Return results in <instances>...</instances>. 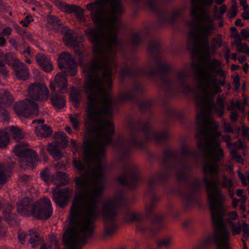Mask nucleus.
<instances>
[{"instance_id":"nucleus-1","label":"nucleus","mask_w":249,"mask_h":249,"mask_svg":"<svg viewBox=\"0 0 249 249\" xmlns=\"http://www.w3.org/2000/svg\"><path fill=\"white\" fill-rule=\"evenodd\" d=\"M203 60L207 62L205 68L200 63L192 64L198 81L197 87L201 92V94L195 96L196 123L200 128L196 137L198 140L197 142H221V133L218 130L219 123L214 121L211 115L214 112L221 117L225 112L226 98L219 95L214 104L213 96L221 92L220 86L225 85L227 73L223 70L221 62L219 60L210 58Z\"/></svg>"},{"instance_id":"nucleus-2","label":"nucleus","mask_w":249,"mask_h":249,"mask_svg":"<svg viewBox=\"0 0 249 249\" xmlns=\"http://www.w3.org/2000/svg\"><path fill=\"white\" fill-rule=\"evenodd\" d=\"M103 180H75L79 193L74 196L69 219L74 228L69 229L63 235L68 249H82L91 237L94 221L99 215L98 198L102 195Z\"/></svg>"},{"instance_id":"nucleus-3","label":"nucleus","mask_w":249,"mask_h":249,"mask_svg":"<svg viewBox=\"0 0 249 249\" xmlns=\"http://www.w3.org/2000/svg\"><path fill=\"white\" fill-rule=\"evenodd\" d=\"M202 16L205 24L196 22L191 25L188 36L187 48L200 59L208 60L211 57V53H215L219 48L224 46L223 38L221 35L217 34L212 38L211 45H209L208 37L212 35L215 25L210 14Z\"/></svg>"},{"instance_id":"nucleus-4","label":"nucleus","mask_w":249,"mask_h":249,"mask_svg":"<svg viewBox=\"0 0 249 249\" xmlns=\"http://www.w3.org/2000/svg\"><path fill=\"white\" fill-rule=\"evenodd\" d=\"M142 134L144 135L146 141L154 140L157 142L165 140L168 137V133L167 131L156 132L151 129L148 124L144 125L142 130L132 129L127 138L124 140L119 139L117 143L122 147H141L142 146V142L140 138Z\"/></svg>"},{"instance_id":"nucleus-5","label":"nucleus","mask_w":249,"mask_h":249,"mask_svg":"<svg viewBox=\"0 0 249 249\" xmlns=\"http://www.w3.org/2000/svg\"><path fill=\"white\" fill-rule=\"evenodd\" d=\"M121 201V199L114 198L106 201L103 205V218L105 222V231L107 235H111L115 231V218Z\"/></svg>"},{"instance_id":"nucleus-6","label":"nucleus","mask_w":249,"mask_h":249,"mask_svg":"<svg viewBox=\"0 0 249 249\" xmlns=\"http://www.w3.org/2000/svg\"><path fill=\"white\" fill-rule=\"evenodd\" d=\"M28 93L32 101H46L49 98V90L46 85L37 82L30 85Z\"/></svg>"},{"instance_id":"nucleus-7","label":"nucleus","mask_w":249,"mask_h":249,"mask_svg":"<svg viewBox=\"0 0 249 249\" xmlns=\"http://www.w3.org/2000/svg\"><path fill=\"white\" fill-rule=\"evenodd\" d=\"M34 217L40 219H48L53 214V208L50 199L44 197L38 200L36 203Z\"/></svg>"},{"instance_id":"nucleus-8","label":"nucleus","mask_w":249,"mask_h":249,"mask_svg":"<svg viewBox=\"0 0 249 249\" xmlns=\"http://www.w3.org/2000/svg\"><path fill=\"white\" fill-rule=\"evenodd\" d=\"M17 156L23 158L29 166L32 165L37 161V155L32 150L28 148V145L24 142L17 144L13 150Z\"/></svg>"},{"instance_id":"nucleus-9","label":"nucleus","mask_w":249,"mask_h":249,"mask_svg":"<svg viewBox=\"0 0 249 249\" xmlns=\"http://www.w3.org/2000/svg\"><path fill=\"white\" fill-rule=\"evenodd\" d=\"M55 137L60 142H55L48 144L47 151L49 154L55 160H59L62 157V154L60 147L62 145H67L68 143L67 136L63 132H59L56 133Z\"/></svg>"},{"instance_id":"nucleus-10","label":"nucleus","mask_w":249,"mask_h":249,"mask_svg":"<svg viewBox=\"0 0 249 249\" xmlns=\"http://www.w3.org/2000/svg\"><path fill=\"white\" fill-rule=\"evenodd\" d=\"M141 180L139 171L135 167H131L125 171L123 177L118 178V182L122 185H126L129 187H135Z\"/></svg>"},{"instance_id":"nucleus-11","label":"nucleus","mask_w":249,"mask_h":249,"mask_svg":"<svg viewBox=\"0 0 249 249\" xmlns=\"http://www.w3.org/2000/svg\"><path fill=\"white\" fill-rule=\"evenodd\" d=\"M213 0H191V15L192 18L198 21H204L202 19V15L209 13L203 10L200 6L202 7H209L213 5Z\"/></svg>"},{"instance_id":"nucleus-12","label":"nucleus","mask_w":249,"mask_h":249,"mask_svg":"<svg viewBox=\"0 0 249 249\" xmlns=\"http://www.w3.org/2000/svg\"><path fill=\"white\" fill-rule=\"evenodd\" d=\"M58 66L60 69H65L71 75L76 73V66L72 56L66 52L61 53L58 57Z\"/></svg>"},{"instance_id":"nucleus-13","label":"nucleus","mask_w":249,"mask_h":249,"mask_svg":"<svg viewBox=\"0 0 249 249\" xmlns=\"http://www.w3.org/2000/svg\"><path fill=\"white\" fill-rule=\"evenodd\" d=\"M223 139L227 142V147L230 149V153L232 158L238 163H243V159L241 156L238 154L237 151L244 148V143L240 140L231 143V137L229 135L223 136Z\"/></svg>"},{"instance_id":"nucleus-14","label":"nucleus","mask_w":249,"mask_h":249,"mask_svg":"<svg viewBox=\"0 0 249 249\" xmlns=\"http://www.w3.org/2000/svg\"><path fill=\"white\" fill-rule=\"evenodd\" d=\"M36 108V104L28 99L17 103L15 106L14 110L18 116L27 118L31 114V110Z\"/></svg>"},{"instance_id":"nucleus-15","label":"nucleus","mask_w":249,"mask_h":249,"mask_svg":"<svg viewBox=\"0 0 249 249\" xmlns=\"http://www.w3.org/2000/svg\"><path fill=\"white\" fill-rule=\"evenodd\" d=\"M35 203L28 197H25L17 203L18 212L22 215H34Z\"/></svg>"},{"instance_id":"nucleus-16","label":"nucleus","mask_w":249,"mask_h":249,"mask_svg":"<svg viewBox=\"0 0 249 249\" xmlns=\"http://www.w3.org/2000/svg\"><path fill=\"white\" fill-rule=\"evenodd\" d=\"M64 41L66 45L70 47H72L74 49V51L80 57L82 56V52L84 48L77 41V39L75 36L74 32L71 30H68L65 33Z\"/></svg>"},{"instance_id":"nucleus-17","label":"nucleus","mask_w":249,"mask_h":249,"mask_svg":"<svg viewBox=\"0 0 249 249\" xmlns=\"http://www.w3.org/2000/svg\"><path fill=\"white\" fill-rule=\"evenodd\" d=\"M72 194V190L65 188L59 190L57 192H53V199L56 205L64 207L68 204V201Z\"/></svg>"},{"instance_id":"nucleus-18","label":"nucleus","mask_w":249,"mask_h":249,"mask_svg":"<svg viewBox=\"0 0 249 249\" xmlns=\"http://www.w3.org/2000/svg\"><path fill=\"white\" fill-rule=\"evenodd\" d=\"M246 104L247 101L245 100L242 101L241 100H234L232 99L231 100L227 109L232 111L230 117L232 122H235L238 119V113L236 111H234V110L237 109L244 113Z\"/></svg>"},{"instance_id":"nucleus-19","label":"nucleus","mask_w":249,"mask_h":249,"mask_svg":"<svg viewBox=\"0 0 249 249\" xmlns=\"http://www.w3.org/2000/svg\"><path fill=\"white\" fill-rule=\"evenodd\" d=\"M13 70L17 77L21 80H25L29 78V72L27 66L19 60H15L12 64Z\"/></svg>"},{"instance_id":"nucleus-20","label":"nucleus","mask_w":249,"mask_h":249,"mask_svg":"<svg viewBox=\"0 0 249 249\" xmlns=\"http://www.w3.org/2000/svg\"><path fill=\"white\" fill-rule=\"evenodd\" d=\"M36 61L38 65L46 72H50L53 70V64L50 60L43 53L37 54L36 56Z\"/></svg>"},{"instance_id":"nucleus-21","label":"nucleus","mask_w":249,"mask_h":249,"mask_svg":"<svg viewBox=\"0 0 249 249\" xmlns=\"http://www.w3.org/2000/svg\"><path fill=\"white\" fill-rule=\"evenodd\" d=\"M8 135H10L15 140L18 141L24 138V131L18 126L12 125L5 128Z\"/></svg>"},{"instance_id":"nucleus-22","label":"nucleus","mask_w":249,"mask_h":249,"mask_svg":"<svg viewBox=\"0 0 249 249\" xmlns=\"http://www.w3.org/2000/svg\"><path fill=\"white\" fill-rule=\"evenodd\" d=\"M55 82L57 86L59 88V91L60 93H64L67 92L68 81L65 73L62 72L57 74L55 76Z\"/></svg>"},{"instance_id":"nucleus-23","label":"nucleus","mask_w":249,"mask_h":249,"mask_svg":"<svg viewBox=\"0 0 249 249\" xmlns=\"http://www.w3.org/2000/svg\"><path fill=\"white\" fill-rule=\"evenodd\" d=\"M51 100L52 105L56 109H60L65 106L66 101L64 96L56 92L52 94Z\"/></svg>"},{"instance_id":"nucleus-24","label":"nucleus","mask_w":249,"mask_h":249,"mask_svg":"<svg viewBox=\"0 0 249 249\" xmlns=\"http://www.w3.org/2000/svg\"><path fill=\"white\" fill-rule=\"evenodd\" d=\"M10 176V168L8 165L0 164V185L5 184Z\"/></svg>"},{"instance_id":"nucleus-25","label":"nucleus","mask_w":249,"mask_h":249,"mask_svg":"<svg viewBox=\"0 0 249 249\" xmlns=\"http://www.w3.org/2000/svg\"><path fill=\"white\" fill-rule=\"evenodd\" d=\"M35 132L38 137H47L52 133V128L46 124H40L36 126Z\"/></svg>"},{"instance_id":"nucleus-26","label":"nucleus","mask_w":249,"mask_h":249,"mask_svg":"<svg viewBox=\"0 0 249 249\" xmlns=\"http://www.w3.org/2000/svg\"><path fill=\"white\" fill-rule=\"evenodd\" d=\"M0 96V105L9 106L14 101V98L12 94L7 90H1Z\"/></svg>"},{"instance_id":"nucleus-27","label":"nucleus","mask_w":249,"mask_h":249,"mask_svg":"<svg viewBox=\"0 0 249 249\" xmlns=\"http://www.w3.org/2000/svg\"><path fill=\"white\" fill-rule=\"evenodd\" d=\"M66 13H73L77 18L81 20L84 17L83 10L75 5L70 4Z\"/></svg>"},{"instance_id":"nucleus-28","label":"nucleus","mask_w":249,"mask_h":249,"mask_svg":"<svg viewBox=\"0 0 249 249\" xmlns=\"http://www.w3.org/2000/svg\"><path fill=\"white\" fill-rule=\"evenodd\" d=\"M41 178L46 182H53L54 183H57V179L55 178L54 175H51L49 168H46L42 171L40 173Z\"/></svg>"},{"instance_id":"nucleus-29","label":"nucleus","mask_w":249,"mask_h":249,"mask_svg":"<svg viewBox=\"0 0 249 249\" xmlns=\"http://www.w3.org/2000/svg\"><path fill=\"white\" fill-rule=\"evenodd\" d=\"M187 73L185 70L181 71L177 74V81L179 86L184 90L186 91L188 86L184 83V80L187 77Z\"/></svg>"},{"instance_id":"nucleus-30","label":"nucleus","mask_w":249,"mask_h":249,"mask_svg":"<svg viewBox=\"0 0 249 249\" xmlns=\"http://www.w3.org/2000/svg\"><path fill=\"white\" fill-rule=\"evenodd\" d=\"M9 136L5 129L0 130V148H6L9 142Z\"/></svg>"},{"instance_id":"nucleus-31","label":"nucleus","mask_w":249,"mask_h":249,"mask_svg":"<svg viewBox=\"0 0 249 249\" xmlns=\"http://www.w3.org/2000/svg\"><path fill=\"white\" fill-rule=\"evenodd\" d=\"M54 176L57 181V183H55V184L64 185L69 183L70 179L66 173L58 172Z\"/></svg>"},{"instance_id":"nucleus-32","label":"nucleus","mask_w":249,"mask_h":249,"mask_svg":"<svg viewBox=\"0 0 249 249\" xmlns=\"http://www.w3.org/2000/svg\"><path fill=\"white\" fill-rule=\"evenodd\" d=\"M28 236H30L29 242L32 247H35L39 243V237L37 232L35 230H30L29 231Z\"/></svg>"},{"instance_id":"nucleus-33","label":"nucleus","mask_w":249,"mask_h":249,"mask_svg":"<svg viewBox=\"0 0 249 249\" xmlns=\"http://www.w3.org/2000/svg\"><path fill=\"white\" fill-rule=\"evenodd\" d=\"M228 227L233 235L240 234L242 231V225L239 220L236 223H231L228 224Z\"/></svg>"},{"instance_id":"nucleus-34","label":"nucleus","mask_w":249,"mask_h":249,"mask_svg":"<svg viewBox=\"0 0 249 249\" xmlns=\"http://www.w3.org/2000/svg\"><path fill=\"white\" fill-rule=\"evenodd\" d=\"M79 92L77 91V89L72 88L70 95V98L73 104L77 105L79 103Z\"/></svg>"},{"instance_id":"nucleus-35","label":"nucleus","mask_w":249,"mask_h":249,"mask_svg":"<svg viewBox=\"0 0 249 249\" xmlns=\"http://www.w3.org/2000/svg\"><path fill=\"white\" fill-rule=\"evenodd\" d=\"M240 4L243 7L244 11L242 13V17L245 20L249 19V6L246 0H241Z\"/></svg>"},{"instance_id":"nucleus-36","label":"nucleus","mask_w":249,"mask_h":249,"mask_svg":"<svg viewBox=\"0 0 249 249\" xmlns=\"http://www.w3.org/2000/svg\"><path fill=\"white\" fill-rule=\"evenodd\" d=\"M221 185L223 188H226L227 189H231L233 186V183L231 179L227 178L225 176H224L221 182Z\"/></svg>"},{"instance_id":"nucleus-37","label":"nucleus","mask_w":249,"mask_h":249,"mask_svg":"<svg viewBox=\"0 0 249 249\" xmlns=\"http://www.w3.org/2000/svg\"><path fill=\"white\" fill-rule=\"evenodd\" d=\"M54 4L58 8L62 11L66 13L70 4L62 1L60 0H54L53 1Z\"/></svg>"},{"instance_id":"nucleus-38","label":"nucleus","mask_w":249,"mask_h":249,"mask_svg":"<svg viewBox=\"0 0 249 249\" xmlns=\"http://www.w3.org/2000/svg\"><path fill=\"white\" fill-rule=\"evenodd\" d=\"M79 116L80 115L79 114H75L73 116L71 114L69 115L71 122L75 129H77L79 128V122L78 118Z\"/></svg>"},{"instance_id":"nucleus-39","label":"nucleus","mask_w":249,"mask_h":249,"mask_svg":"<svg viewBox=\"0 0 249 249\" xmlns=\"http://www.w3.org/2000/svg\"><path fill=\"white\" fill-rule=\"evenodd\" d=\"M236 47L237 50L238 52L249 55V48L248 47L246 43H241L239 44H237Z\"/></svg>"},{"instance_id":"nucleus-40","label":"nucleus","mask_w":249,"mask_h":249,"mask_svg":"<svg viewBox=\"0 0 249 249\" xmlns=\"http://www.w3.org/2000/svg\"><path fill=\"white\" fill-rule=\"evenodd\" d=\"M237 11V5L236 3H234L231 5V9L227 13V15L230 18H233L236 16Z\"/></svg>"},{"instance_id":"nucleus-41","label":"nucleus","mask_w":249,"mask_h":249,"mask_svg":"<svg viewBox=\"0 0 249 249\" xmlns=\"http://www.w3.org/2000/svg\"><path fill=\"white\" fill-rule=\"evenodd\" d=\"M238 175L239 178L241 179L242 181V183L244 186L247 185V182L246 181V179L249 182V173H247L246 175V177L245 176L241 173L240 171H238Z\"/></svg>"},{"instance_id":"nucleus-42","label":"nucleus","mask_w":249,"mask_h":249,"mask_svg":"<svg viewBox=\"0 0 249 249\" xmlns=\"http://www.w3.org/2000/svg\"><path fill=\"white\" fill-rule=\"evenodd\" d=\"M140 219V215L135 213H131L128 214L126 217L127 221L129 222H132L134 221H138Z\"/></svg>"},{"instance_id":"nucleus-43","label":"nucleus","mask_w":249,"mask_h":249,"mask_svg":"<svg viewBox=\"0 0 249 249\" xmlns=\"http://www.w3.org/2000/svg\"><path fill=\"white\" fill-rule=\"evenodd\" d=\"M159 67L161 70L163 71H168L169 69V66L165 63L163 62L157 61L155 63L154 65L152 67Z\"/></svg>"},{"instance_id":"nucleus-44","label":"nucleus","mask_w":249,"mask_h":249,"mask_svg":"<svg viewBox=\"0 0 249 249\" xmlns=\"http://www.w3.org/2000/svg\"><path fill=\"white\" fill-rule=\"evenodd\" d=\"M242 230L243 231V237L247 239L249 237V224H243Z\"/></svg>"},{"instance_id":"nucleus-45","label":"nucleus","mask_w":249,"mask_h":249,"mask_svg":"<svg viewBox=\"0 0 249 249\" xmlns=\"http://www.w3.org/2000/svg\"><path fill=\"white\" fill-rule=\"evenodd\" d=\"M73 164L75 168H76L80 172H82L84 170V167L83 163L75 159L73 160Z\"/></svg>"},{"instance_id":"nucleus-46","label":"nucleus","mask_w":249,"mask_h":249,"mask_svg":"<svg viewBox=\"0 0 249 249\" xmlns=\"http://www.w3.org/2000/svg\"><path fill=\"white\" fill-rule=\"evenodd\" d=\"M33 18L32 16L30 15H28L26 16L24 20H21L20 23L23 25L24 27H28L29 25V23L33 21Z\"/></svg>"},{"instance_id":"nucleus-47","label":"nucleus","mask_w":249,"mask_h":249,"mask_svg":"<svg viewBox=\"0 0 249 249\" xmlns=\"http://www.w3.org/2000/svg\"><path fill=\"white\" fill-rule=\"evenodd\" d=\"M171 242V238L170 237H166L159 241L158 245L159 246H167L170 245Z\"/></svg>"},{"instance_id":"nucleus-48","label":"nucleus","mask_w":249,"mask_h":249,"mask_svg":"<svg viewBox=\"0 0 249 249\" xmlns=\"http://www.w3.org/2000/svg\"><path fill=\"white\" fill-rule=\"evenodd\" d=\"M12 29L9 27H6L4 28L1 32L0 33V36H9L12 32Z\"/></svg>"},{"instance_id":"nucleus-49","label":"nucleus","mask_w":249,"mask_h":249,"mask_svg":"<svg viewBox=\"0 0 249 249\" xmlns=\"http://www.w3.org/2000/svg\"><path fill=\"white\" fill-rule=\"evenodd\" d=\"M133 97V95L131 93L127 92L122 94L120 97V100L122 101L130 100Z\"/></svg>"},{"instance_id":"nucleus-50","label":"nucleus","mask_w":249,"mask_h":249,"mask_svg":"<svg viewBox=\"0 0 249 249\" xmlns=\"http://www.w3.org/2000/svg\"><path fill=\"white\" fill-rule=\"evenodd\" d=\"M0 117L5 121H8L9 119V113L5 109H2L0 112Z\"/></svg>"},{"instance_id":"nucleus-51","label":"nucleus","mask_w":249,"mask_h":249,"mask_svg":"<svg viewBox=\"0 0 249 249\" xmlns=\"http://www.w3.org/2000/svg\"><path fill=\"white\" fill-rule=\"evenodd\" d=\"M7 54H5L3 52L0 51V67H2L7 59Z\"/></svg>"},{"instance_id":"nucleus-52","label":"nucleus","mask_w":249,"mask_h":249,"mask_svg":"<svg viewBox=\"0 0 249 249\" xmlns=\"http://www.w3.org/2000/svg\"><path fill=\"white\" fill-rule=\"evenodd\" d=\"M233 84L234 86L235 89H238L240 87V77L239 75L234 76L233 78Z\"/></svg>"},{"instance_id":"nucleus-53","label":"nucleus","mask_w":249,"mask_h":249,"mask_svg":"<svg viewBox=\"0 0 249 249\" xmlns=\"http://www.w3.org/2000/svg\"><path fill=\"white\" fill-rule=\"evenodd\" d=\"M233 37L234 38V43L237 46V44H239L241 43V37L238 33H236L234 34L233 35Z\"/></svg>"},{"instance_id":"nucleus-54","label":"nucleus","mask_w":249,"mask_h":249,"mask_svg":"<svg viewBox=\"0 0 249 249\" xmlns=\"http://www.w3.org/2000/svg\"><path fill=\"white\" fill-rule=\"evenodd\" d=\"M70 146L71 148V151L73 153L77 152V147L76 145V143L73 139H71Z\"/></svg>"},{"instance_id":"nucleus-55","label":"nucleus","mask_w":249,"mask_h":249,"mask_svg":"<svg viewBox=\"0 0 249 249\" xmlns=\"http://www.w3.org/2000/svg\"><path fill=\"white\" fill-rule=\"evenodd\" d=\"M241 35L245 39L248 38L249 37V29H242L241 31Z\"/></svg>"},{"instance_id":"nucleus-56","label":"nucleus","mask_w":249,"mask_h":249,"mask_svg":"<svg viewBox=\"0 0 249 249\" xmlns=\"http://www.w3.org/2000/svg\"><path fill=\"white\" fill-rule=\"evenodd\" d=\"M182 153L184 156H191L193 155V152L189 150L186 146L182 147Z\"/></svg>"},{"instance_id":"nucleus-57","label":"nucleus","mask_w":249,"mask_h":249,"mask_svg":"<svg viewBox=\"0 0 249 249\" xmlns=\"http://www.w3.org/2000/svg\"><path fill=\"white\" fill-rule=\"evenodd\" d=\"M26 236V234L23 232H19L18 233V238H19V241L22 244L25 241Z\"/></svg>"},{"instance_id":"nucleus-58","label":"nucleus","mask_w":249,"mask_h":249,"mask_svg":"<svg viewBox=\"0 0 249 249\" xmlns=\"http://www.w3.org/2000/svg\"><path fill=\"white\" fill-rule=\"evenodd\" d=\"M213 13H214V17L219 19H221L222 18V16L221 15H219L218 12H217V6H214L213 8Z\"/></svg>"},{"instance_id":"nucleus-59","label":"nucleus","mask_w":249,"mask_h":249,"mask_svg":"<svg viewBox=\"0 0 249 249\" xmlns=\"http://www.w3.org/2000/svg\"><path fill=\"white\" fill-rule=\"evenodd\" d=\"M159 46L158 42H154L153 43H150L148 46V49L149 51L153 50H156L158 49Z\"/></svg>"},{"instance_id":"nucleus-60","label":"nucleus","mask_w":249,"mask_h":249,"mask_svg":"<svg viewBox=\"0 0 249 249\" xmlns=\"http://www.w3.org/2000/svg\"><path fill=\"white\" fill-rule=\"evenodd\" d=\"M227 9L226 5L225 4H223L219 8V12H218V14L223 16V15L226 12Z\"/></svg>"},{"instance_id":"nucleus-61","label":"nucleus","mask_w":249,"mask_h":249,"mask_svg":"<svg viewBox=\"0 0 249 249\" xmlns=\"http://www.w3.org/2000/svg\"><path fill=\"white\" fill-rule=\"evenodd\" d=\"M224 131L226 132H231L233 131V129L230 124H227L224 126Z\"/></svg>"},{"instance_id":"nucleus-62","label":"nucleus","mask_w":249,"mask_h":249,"mask_svg":"<svg viewBox=\"0 0 249 249\" xmlns=\"http://www.w3.org/2000/svg\"><path fill=\"white\" fill-rule=\"evenodd\" d=\"M225 170L230 173L232 172L233 170L232 165L230 163L227 164L225 165Z\"/></svg>"},{"instance_id":"nucleus-63","label":"nucleus","mask_w":249,"mask_h":249,"mask_svg":"<svg viewBox=\"0 0 249 249\" xmlns=\"http://www.w3.org/2000/svg\"><path fill=\"white\" fill-rule=\"evenodd\" d=\"M140 41V36L138 35H135L132 38V42L133 44H136L139 43Z\"/></svg>"},{"instance_id":"nucleus-64","label":"nucleus","mask_w":249,"mask_h":249,"mask_svg":"<svg viewBox=\"0 0 249 249\" xmlns=\"http://www.w3.org/2000/svg\"><path fill=\"white\" fill-rule=\"evenodd\" d=\"M22 53L25 55L26 57H27L28 55L31 54V50L29 48H27L25 50H24Z\"/></svg>"}]
</instances>
